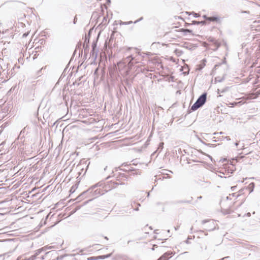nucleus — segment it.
<instances>
[{
  "mask_svg": "<svg viewBox=\"0 0 260 260\" xmlns=\"http://www.w3.org/2000/svg\"><path fill=\"white\" fill-rule=\"evenodd\" d=\"M163 144H163V143H160V145H162Z\"/></svg>",
  "mask_w": 260,
  "mask_h": 260,
  "instance_id": "52",
  "label": "nucleus"
},
{
  "mask_svg": "<svg viewBox=\"0 0 260 260\" xmlns=\"http://www.w3.org/2000/svg\"><path fill=\"white\" fill-rule=\"evenodd\" d=\"M112 252H111V253L106 254V255H100L97 257L96 259H104L110 257L112 255Z\"/></svg>",
  "mask_w": 260,
  "mask_h": 260,
  "instance_id": "9",
  "label": "nucleus"
},
{
  "mask_svg": "<svg viewBox=\"0 0 260 260\" xmlns=\"http://www.w3.org/2000/svg\"><path fill=\"white\" fill-rule=\"evenodd\" d=\"M206 23V22L204 21H193L192 24H205Z\"/></svg>",
  "mask_w": 260,
  "mask_h": 260,
  "instance_id": "14",
  "label": "nucleus"
},
{
  "mask_svg": "<svg viewBox=\"0 0 260 260\" xmlns=\"http://www.w3.org/2000/svg\"><path fill=\"white\" fill-rule=\"evenodd\" d=\"M41 253V251L39 249L36 251V252L35 253V255L37 257L38 255H39Z\"/></svg>",
  "mask_w": 260,
  "mask_h": 260,
  "instance_id": "18",
  "label": "nucleus"
},
{
  "mask_svg": "<svg viewBox=\"0 0 260 260\" xmlns=\"http://www.w3.org/2000/svg\"><path fill=\"white\" fill-rule=\"evenodd\" d=\"M215 81L217 82H221L224 80V77H223L222 78L216 77L215 78Z\"/></svg>",
  "mask_w": 260,
  "mask_h": 260,
  "instance_id": "15",
  "label": "nucleus"
},
{
  "mask_svg": "<svg viewBox=\"0 0 260 260\" xmlns=\"http://www.w3.org/2000/svg\"><path fill=\"white\" fill-rule=\"evenodd\" d=\"M185 242L186 244H189V243L188 240H186L185 241Z\"/></svg>",
  "mask_w": 260,
  "mask_h": 260,
  "instance_id": "36",
  "label": "nucleus"
},
{
  "mask_svg": "<svg viewBox=\"0 0 260 260\" xmlns=\"http://www.w3.org/2000/svg\"><path fill=\"white\" fill-rule=\"evenodd\" d=\"M27 36V34H26V33H25V34H24L23 35V37H26Z\"/></svg>",
  "mask_w": 260,
  "mask_h": 260,
  "instance_id": "34",
  "label": "nucleus"
},
{
  "mask_svg": "<svg viewBox=\"0 0 260 260\" xmlns=\"http://www.w3.org/2000/svg\"><path fill=\"white\" fill-rule=\"evenodd\" d=\"M134 210H136V211H138L139 210V208H136Z\"/></svg>",
  "mask_w": 260,
  "mask_h": 260,
  "instance_id": "44",
  "label": "nucleus"
},
{
  "mask_svg": "<svg viewBox=\"0 0 260 260\" xmlns=\"http://www.w3.org/2000/svg\"><path fill=\"white\" fill-rule=\"evenodd\" d=\"M193 14H194V16L195 17H199L200 16L199 14H198L195 13H193Z\"/></svg>",
  "mask_w": 260,
  "mask_h": 260,
  "instance_id": "29",
  "label": "nucleus"
},
{
  "mask_svg": "<svg viewBox=\"0 0 260 260\" xmlns=\"http://www.w3.org/2000/svg\"><path fill=\"white\" fill-rule=\"evenodd\" d=\"M70 191H73V189H70Z\"/></svg>",
  "mask_w": 260,
  "mask_h": 260,
  "instance_id": "56",
  "label": "nucleus"
},
{
  "mask_svg": "<svg viewBox=\"0 0 260 260\" xmlns=\"http://www.w3.org/2000/svg\"><path fill=\"white\" fill-rule=\"evenodd\" d=\"M238 144H239V143H238V142H236V143H235V146H236V147H237V146H238Z\"/></svg>",
  "mask_w": 260,
  "mask_h": 260,
  "instance_id": "38",
  "label": "nucleus"
},
{
  "mask_svg": "<svg viewBox=\"0 0 260 260\" xmlns=\"http://www.w3.org/2000/svg\"><path fill=\"white\" fill-rule=\"evenodd\" d=\"M138 205L139 206H140V204H138Z\"/></svg>",
  "mask_w": 260,
  "mask_h": 260,
  "instance_id": "59",
  "label": "nucleus"
},
{
  "mask_svg": "<svg viewBox=\"0 0 260 260\" xmlns=\"http://www.w3.org/2000/svg\"><path fill=\"white\" fill-rule=\"evenodd\" d=\"M226 139L227 140H230V138H229V137H226Z\"/></svg>",
  "mask_w": 260,
  "mask_h": 260,
  "instance_id": "40",
  "label": "nucleus"
},
{
  "mask_svg": "<svg viewBox=\"0 0 260 260\" xmlns=\"http://www.w3.org/2000/svg\"><path fill=\"white\" fill-rule=\"evenodd\" d=\"M107 167H106L104 169V170L105 171L107 169Z\"/></svg>",
  "mask_w": 260,
  "mask_h": 260,
  "instance_id": "47",
  "label": "nucleus"
},
{
  "mask_svg": "<svg viewBox=\"0 0 260 260\" xmlns=\"http://www.w3.org/2000/svg\"><path fill=\"white\" fill-rule=\"evenodd\" d=\"M237 104H238L237 103H231V104L232 105V106H234L237 105Z\"/></svg>",
  "mask_w": 260,
  "mask_h": 260,
  "instance_id": "33",
  "label": "nucleus"
},
{
  "mask_svg": "<svg viewBox=\"0 0 260 260\" xmlns=\"http://www.w3.org/2000/svg\"><path fill=\"white\" fill-rule=\"evenodd\" d=\"M178 203H189V202L187 201H186V200H183V201L182 200V201H178Z\"/></svg>",
  "mask_w": 260,
  "mask_h": 260,
  "instance_id": "23",
  "label": "nucleus"
},
{
  "mask_svg": "<svg viewBox=\"0 0 260 260\" xmlns=\"http://www.w3.org/2000/svg\"><path fill=\"white\" fill-rule=\"evenodd\" d=\"M149 196V192L148 193V197Z\"/></svg>",
  "mask_w": 260,
  "mask_h": 260,
  "instance_id": "58",
  "label": "nucleus"
},
{
  "mask_svg": "<svg viewBox=\"0 0 260 260\" xmlns=\"http://www.w3.org/2000/svg\"><path fill=\"white\" fill-rule=\"evenodd\" d=\"M232 212V210L231 209H226L225 212H224L225 214H230Z\"/></svg>",
  "mask_w": 260,
  "mask_h": 260,
  "instance_id": "20",
  "label": "nucleus"
},
{
  "mask_svg": "<svg viewBox=\"0 0 260 260\" xmlns=\"http://www.w3.org/2000/svg\"><path fill=\"white\" fill-rule=\"evenodd\" d=\"M200 141H201V143H202L203 144H204L205 145L210 146H211L212 145V144H211L210 143H206L205 142H204V141H203L201 140H200Z\"/></svg>",
  "mask_w": 260,
  "mask_h": 260,
  "instance_id": "21",
  "label": "nucleus"
},
{
  "mask_svg": "<svg viewBox=\"0 0 260 260\" xmlns=\"http://www.w3.org/2000/svg\"><path fill=\"white\" fill-rule=\"evenodd\" d=\"M96 47V43L95 42H93L92 44V51H91L93 55L94 53V50L95 49Z\"/></svg>",
  "mask_w": 260,
  "mask_h": 260,
  "instance_id": "16",
  "label": "nucleus"
},
{
  "mask_svg": "<svg viewBox=\"0 0 260 260\" xmlns=\"http://www.w3.org/2000/svg\"><path fill=\"white\" fill-rule=\"evenodd\" d=\"M39 249L40 250V251L42 252V251H46L47 250V247L45 246V247H43Z\"/></svg>",
  "mask_w": 260,
  "mask_h": 260,
  "instance_id": "22",
  "label": "nucleus"
},
{
  "mask_svg": "<svg viewBox=\"0 0 260 260\" xmlns=\"http://www.w3.org/2000/svg\"><path fill=\"white\" fill-rule=\"evenodd\" d=\"M103 185L101 186H99L100 187H102L105 193L111 190L113 188H115L119 184H122V183H119L116 182H108L106 184L105 183H103Z\"/></svg>",
  "mask_w": 260,
  "mask_h": 260,
  "instance_id": "2",
  "label": "nucleus"
},
{
  "mask_svg": "<svg viewBox=\"0 0 260 260\" xmlns=\"http://www.w3.org/2000/svg\"><path fill=\"white\" fill-rule=\"evenodd\" d=\"M36 258V256L35 255H33L29 258H27V260H35Z\"/></svg>",
  "mask_w": 260,
  "mask_h": 260,
  "instance_id": "19",
  "label": "nucleus"
},
{
  "mask_svg": "<svg viewBox=\"0 0 260 260\" xmlns=\"http://www.w3.org/2000/svg\"><path fill=\"white\" fill-rule=\"evenodd\" d=\"M219 18L217 16H212L209 17V18H208V21L218 22V21H219Z\"/></svg>",
  "mask_w": 260,
  "mask_h": 260,
  "instance_id": "10",
  "label": "nucleus"
},
{
  "mask_svg": "<svg viewBox=\"0 0 260 260\" xmlns=\"http://www.w3.org/2000/svg\"><path fill=\"white\" fill-rule=\"evenodd\" d=\"M167 171H168L169 172L171 173H173V172L171 171V170H167Z\"/></svg>",
  "mask_w": 260,
  "mask_h": 260,
  "instance_id": "41",
  "label": "nucleus"
},
{
  "mask_svg": "<svg viewBox=\"0 0 260 260\" xmlns=\"http://www.w3.org/2000/svg\"><path fill=\"white\" fill-rule=\"evenodd\" d=\"M228 89H229V87H225L224 89H221V90H220L219 89H218V90H217V93L219 94L220 93H224V92L227 91L228 90Z\"/></svg>",
  "mask_w": 260,
  "mask_h": 260,
  "instance_id": "13",
  "label": "nucleus"
},
{
  "mask_svg": "<svg viewBox=\"0 0 260 260\" xmlns=\"http://www.w3.org/2000/svg\"><path fill=\"white\" fill-rule=\"evenodd\" d=\"M172 254V252H166L161 256H160L157 260H168V258H166L167 255H170Z\"/></svg>",
  "mask_w": 260,
  "mask_h": 260,
  "instance_id": "11",
  "label": "nucleus"
},
{
  "mask_svg": "<svg viewBox=\"0 0 260 260\" xmlns=\"http://www.w3.org/2000/svg\"><path fill=\"white\" fill-rule=\"evenodd\" d=\"M89 164H90V162L88 161V160H85L84 159H82L80 160L79 165H78V167H79L81 169L83 170V168L81 167L82 166L87 165V167H88Z\"/></svg>",
  "mask_w": 260,
  "mask_h": 260,
  "instance_id": "8",
  "label": "nucleus"
},
{
  "mask_svg": "<svg viewBox=\"0 0 260 260\" xmlns=\"http://www.w3.org/2000/svg\"><path fill=\"white\" fill-rule=\"evenodd\" d=\"M76 21H77V18H76V17H75L74 19V24H76Z\"/></svg>",
  "mask_w": 260,
  "mask_h": 260,
  "instance_id": "31",
  "label": "nucleus"
},
{
  "mask_svg": "<svg viewBox=\"0 0 260 260\" xmlns=\"http://www.w3.org/2000/svg\"><path fill=\"white\" fill-rule=\"evenodd\" d=\"M98 186H96L94 189H93L92 192L91 193H92V196L95 198L101 195H103L105 193L103 188L95 189Z\"/></svg>",
  "mask_w": 260,
  "mask_h": 260,
  "instance_id": "6",
  "label": "nucleus"
},
{
  "mask_svg": "<svg viewBox=\"0 0 260 260\" xmlns=\"http://www.w3.org/2000/svg\"><path fill=\"white\" fill-rule=\"evenodd\" d=\"M47 247V249H50L51 248V246H46Z\"/></svg>",
  "mask_w": 260,
  "mask_h": 260,
  "instance_id": "37",
  "label": "nucleus"
},
{
  "mask_svg": "<svg viewBox=\"0 0 260 260\" xmlns=\"http://www.w3.org/2000/svg\"><path fill=\"white\" fill-rule=\"evenodd\" d=\"M251 215L250 213L249 212L247 213V216H248V217H250Z\"/></svg>",
  "mask_w": 260,
  "mask_h": 260,
  "instance_id": "35",
  "label": "nucleus"
},
{
  "mask_svg": "<svg viewBox=\"0 0 260 260\" xmlns=\"http://www.w3.org/2000/svg\"><path fill=\"white\" fill-rule=\"evenodd\" d=\"M179 226H177V227H175L174 228H175V230H177L179 229Z\"/></svg>",
  "mask_w": 260,
  "mask_h": 260,
  "instance_id": "39",
  "label": "nucleus"
},
{
  "mask_svg": "<svg viewBox=\"0 0 260 260\" xmlns=\"http://www.w3.org/2000/svg\"><path fill=\"white\" fill-rule=\"evenodd\" d=\"M181 31H182L184 33H191L192 32V30L187 28H182L181 29Z\"/></svg>",
  "mask_w": 260,
  "mask_h": 260,
  "instance_id": "17",
  "label": "nucleus"
},
{
  "mask_svg": "<svg viewBox=\"0 0 260 260\" xmlns=\"http://www.w3.org/2000/svg\"><path fill=\"white\" fill-rule=\"evenodd\" d=\"M122 165H124V166H125V165H124V164H122Z\"/></svg>",
  "mask_w": 260,
  "mask_h": 260,
  "instance_id": "54",
  "label": "nucleus"
},
{
  "mask_svg": "<svg viewBox=\"0 0 260 260\" xmlns=\"http://www.w3.org/2000/svg\"><path fill=\"white\" fill-rule=\"evenodd\" d=\"M254 187V183L253 182L250 183L247 187V188L249 190V192L251 193L253 191Z\"/></svg>",
  "mask_w": 260,
  "mask_h": 260,
  "instance_id": "12",
  "label": "nucleus"
},
{
  "mask_svg": "<svg viewBox=\"0 0 260 260\" xmlns=\"http://www.w3.org/2000/svg\"><path fill=\"white\" fill-rule=\"evenodd\" d=\"M49 253V252H46L45 254H48V253Z\"/></svg>",
  "mask_w": 260,
  "mask_h": 260,
  "instance_id": "51",
  "label": "nucleus"
},
{
  "mask_svg": "<svg viewBox=\"0 0 260 260\" xmlns=\"http://www.w3.org/2000/svg\"><path fill=\"white\" fill-rule=\"evenodd\" d=\"M70 191H73V189H70Z\"/></svg>",
  "mask_w": 260,
  "mask_h": 260,
  "instance_id": "57",
  "label": "nucleus"
},
{
  "mask_svg": "<svg viewBox=\"0 0 260 260\" xmlns=\"http://www.w3.org/2000/svg\"><path fill=\"white\" fill-rule=\"evenodd\" d=\"M167 232L169 233H170V230H168L167 231Z\"/></svg>",
  "mask_w": 260,
  "mask_h": 260,
  "instance_id": "48",
  "label": "nucleus"
},
{
  "mask_svg": "<svg viewBox=\"0 0 260 260\" xmlns=\"http://www.w3.org/2000/svg\"><path fill=\"white\" fill-rule=\"evenodd\" d=\"M203 17L206 20H208V18H209V17L206 15H203Z\"/></svg>",
  "mask_w": 260,
  "mask_h": 260,
  "instance_id": "26",
  "label": "nucleus"
},
{
  "mask_svg": "<svg viewBox=\"0 0 260 260\" xmlns=\"http://www.w3.org/2000/svg\"><path fill=\"white\" fill-rule=\"evenodd\" d=\"M133 23V22H132V21H129V22H124V23H123V24H131V23Z\"/></svg>",
  "mask_w": 260,
  "mask_h": 260,
  "instance_id": "30",
  "label": "nucleus"
},
{
  "mask_svg": "<svg viewBox=\"0 0 260 260\" xmlns=\"http://www.w3.org/2000/svg\"><path fill=\"white\" fill-rule=\"evenodd\" d=\"M201 232L204 233V231H201Z\"/></svg>",
  "mask_w": 260,
  "mask_h": 260,
  "instance_id": "60",
  "label": "nucleus"
},
{
  "mask_svg": "<svg viewBox=\"0 0 260 260\" xmlns=\"http://www.w3.org/2000/svg\"><path fill=\"white\" fill-rule=\"evenodd\" d=\"M164 174H165V173H163ZM166 175H167V178H171V176H170L168 174H166Z\"/></svg>",
  "mask_w": 260,
  "mask_h": 260,
  "instance_id": "28",
  "label": "nucleus"
},
{
  "mask_svg": "<svg viewBox=\"0 0 260 260\" xmlns=\"http://www.w3.org/2000/svg\"><path fill=\"white\" fill-rule=\"evenodd\" d=\"M133 59H134V57H133L132 56H128L126 57L125 58H124L122 61L119 62L118 63V66H119L122 63H123V64L127 63L129 70H131L132 68V67L134 65V63L133 62Z\"/></svg>",
  "mask_w": 260,
  "mask_h": 260,
  "instance_id": "5",
  "label": "nucleus"
},
{
  "mask_svg": "<svg viewBox=\"0 0 260 260\" xmlns=\"http://www.w3.org/2000/svg\"><path fill=\"white\" fill-rule=\"evenodd\" d=\"M105 238L106 239H107V240H108V238H107V237H105Z\"/></svg>",
  "mask_w": 260,
  "mask_h": 260,
  "instance_id": "49",
  "label": "nucleus"
},
{
  "mask_svg": "<svg viewBox=\"0 0 260 260\" xmlns=\"http://www.w3.org/2000/svg\"><path fill=\"white\" fill-rule=\"evenodd\" d=\"M208 223L205 225V230L208 231H212L215 229L216 224L213 220H203L202 221V223L204 224Z\"/></svg>",
  "mask_w": 260,
  "mask_h": 260,
  "instance_id": "4",
  "label": "nucleus"
},
{
  "mask_svg": "<svg viewBox=\"0 0 260 260\" xmlns=\"http://www.w3.org/2000/svg\"><path fill=\"white\" fill-rule=\"evenodd\" d=\"M192 229H193V227L192 226L191 228H190V231H192ZM191 233H192V232H190Z\"/></svg>",
  "mask_w": 260,
  "mask_h": 260,
  "instance_id": "45",
  "label": "nucleus"
},
{
  "mask_svg": "<svg viewBox=\"0 0 260 260\" xmlns=\"http://www.w3.org/2000/svg\"><path fill=\"white\" fill-rule=\"evenodd\" d=\"M4 255H5V254H0V257H2V256H4Z\"/></svg>",
  "mask_w": 260,
  "mask_h": 260,
  "instance_id": "46",
  "label": "nucleus"
},
{
  "mask_svg": "<svg viewBox=\"0 0 260 260\" xmlns=\"http://www.w3.org/2000/svg\"><path fill=\"white\" fill-rule=\"evenodd\" d=\"M204 66H205V64L203 65V66L202 65H200V66L199 67V70H202Z\"/></svg>",
  "mask_w": 260,
  "mask_h": 260,
  "instance_id": "27",
  "label": "nucleus"
},
{
  "mask_svg": "<svg viewBox=\"0 0 260 260\" xmlns=\"http://www.w3.org/2000/svg\"><path fill=\"white\" fill-rule=\"evenodd\" d=\"M198 198H199V199H201V198H202V197H199Z\"/></svg>",
  "mask_w": 260,
  "mask_h": 260,
  "instance_id": "53",
  "label": "nucleus"
},
{
  "mask_svg": "<svg viewBox=\"0 0 260 260\" xmlns=\"http://www.w3.org/2000/svg\"><path fill=\"white\" fill-rule=\"evenodd\" d=\"M103 185L102 183L99 182L97 184H96L92 186L89 188H88L86 191H83L82 192L77 198V200L78 201H81L83 200L84 198H85V196L87 194H89V193H91L93 191V189H94L97 186H101Z\"/></svg>",
  "mask_w": 260,
  "mask_h": 260,
  "instance_id": "3",
  "label": "nucleus"
},
{
  "mask_svg": "<svg viewBox=\"0 0 260 260\" xmlns=\"http://www.w3.org/2000/svg\"><path fill=\"white\" fill-rule=\"evenodd\" d=\"M143 19V17H141L139 19L136 20V21L134 22V23H136L137 22L142 20Z\"/></svg>",
  "mask_w": 260,
  "mask_h": 260,
  "instance_id": "25",
  "label": "nucleus"
},
{
  "mask_svg": "<svg viewBox=\"0 0 260 260\" xmlns=\"http://www.w3.org/2000/svg\"><path fill=\"white\" fill-rule=\"evenodd\" d=\"M236 186H232V187H231V189H232V191H234V190H235V188H236Z\"/></svg>",
  "mask_w": 260,
  "mask_h": 260,
  "instance_id": "32",
  "label": "nucleus"
},
{
  "mask_svg": "<svg viewBox=\"0 0 260 260\" xmlns=\"http://www.w3.org/2000/svg\"><path fill=\"white\" fill-rule=\"evenodd\" d=\"M207 94L206 92H204L197 99L196 102L191 107L190 110L194 111L199 108L203 106L206 102Z\"/></svg>",
  "mask_w": 260,
  "mask_h": 260,
  "instance_id": "1",
  "label": "nucleus"
},
{
  "mask_svg": "<svg viewBox=\"0 0 260 260\" xmlns=\"http://www.w3.org/2000/svg\"><path fill=\"white\" fill-rule=\"evenodd\" d=\"M41 259L42 260L44 259H45L44 256H41Z\"/></svg>",
  "mask_w": 260,
  "mask_h": 260,
  "instance_id": "43",
  "label": "nucleus"
},
{
  "mask_svg": "<svg viewBox=\"0 0 260 260\" xmlns=\"http://www.w3.org/2000/svg\"><path fill=\"white\" fill-rule=\"evenodd\" d=\"M122 165H124V166H125V165H124V164H122Z\"/></svg>",
  "mask_w": 260,
  "mask_h": 260,
  "instance_id": "55",
  "label": "nucleus"
},
{
  "mask_svg": "<svg viewBox=\"0 0 260 260\" xmlns=\"http://www.w3.org/2000/svg\"><path fill=\"white\" fill-rule=\"evenodd\" d=\"M200 152L201 153H202V154H205V155H207L208 157H209L210 158V159H211V160H212V157H211L210 155H208V154H206L204 153L202 151H201V150H200Z\"/></svg>",
  "mask_w": 260,
  "mask_h": 260,
  "instance_id": "24",
  "label": "nucleus"
},
{
  "mask_svg": "<svg viewBox=\"0 0 260 260\" xmlns=\"http://www.w3.org/2000/svg\"><path fill=\"white\" fill-rule=\"evenodd\" d=\"M208 40L210 42L213 43L214 48H213L212 50L214 51L217 50L220 46V43H219L216 40H215V39L213 37H210Z\"/></svg>",
  "mask_w": 260,
  "mask_h": 260,
  "instance_id": "7",
  "label": "nucleus"
},
{
  "mask_svg": "<svg viewBox=\"0 0 260 260\" xmlns=\"http://www.w3.org/2000/svg\"><path fill=\"white\" fill-rule=\"evenodd\" d=\"M122 177H125V175L124 174H122L121 175Z\"/></svg>",
  "mask_w": 260,
  "mask_h": 260,
  "instance_id": "42",
  "label": "nucleus"
},
{
  "mask_svg": "<svg viewBox=\"0 0 260 260\" xmlns=\"http://www.w3.org/2000/svg\"><path fill=\"white\" fill-rule=\"evenodd\" d=\"M219 176L220 177H221V178H222V175H220H220H219Z\"/></svg>",
  "mask_w": 260,
  "mask_h": 260,
  "instance_id": "50",
  "label": "nucleus"
}]
</instances>
